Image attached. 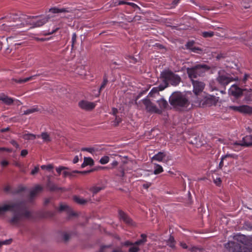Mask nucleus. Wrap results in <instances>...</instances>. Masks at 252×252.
Here are the masks:
<instances>
[{"label":"nucleus","mask_w":252,"mask_h":252,"mask_svg":"<svg viewBox=\"0 0 252 252\" xmlns=\"http://www.w3.org/2000/svg\"><path fill=\"white\" fill-rule=\"evenodd\" d=\"M169 102L173 108L177 110L187 108L190 104L187 96L181 92L173 93L169 97Z\"/></svg>","instance_id":"nucleus-1"},{"label":"nucleus","mask_w":252,"mask_h":252,"mask_svg":"<svg viewBox=\"0 0 252 252\" xmlns=\"http://www.w3.org/2000/svg\"><path fill=\"white\" fill-rule=\"evenodd\" d=\"M210 69V67L206 64H197L187 68V73L190 80H193L198 76H202L206 71Z\"/></svg>","instance_id":"nucleus-2"},{"label":"nucleus","mask_w":252,"mask_h":252,"mask_svg":"<svg viewBox=\"0 0 252 252\" xmlns=\"http://www.w3.org/2000/svg\"><path fill=\"white\" fill-rule=\"evenodd\" d=\"M160 78L162 80V83L169 82L173 86H177L181 82L182 79L180 76L175 74L169 69H166L161 72Z\"/></svg>","instance_id":"nucleus-3"},{"label":"nucleus","mask_w":252,"mask_h":252,"mask_svg":"<svg viewBox=\"0 0 252 252\" xmlns=\"http://www.w3.org/2000/svg\"><path fill=\"white\" fill-rule=\"evenodd\" d=\"M224 247L230 252H252V248L242 247L238 243L232 241L226 243Z\"/></svg>","instance_id":"nucleus-4"},{"label":"nucleus","mask_w":252,"mask_h":252,"mask_svg":"<svg viewBox=\"0 0 252 252\" xmlns=\"http://www.w3.org/2000/svg\"><path fill=\"white\" fill-rule=\"evenodd\" d=\"M252 92L251 89L250 90V91H247L246 89H241L239 87H238L237 85H233L231 86L229 90V94L236 98H238L244 94L246 96L248 95V97L246 98L247 100H249L250 99L251 94L248 95L245 92Z\"/></svg>","instance_id":"nucleus-5"},{"label":"nucleus","mask_w":252,"mask_h":252,"mask_svg":"<svg viewBox=\"0 0 252 252\" xmlns=\"http://www.w3.org/2000/svg\"><path fill=\"white\" fill-rule=\"evenodd\" d=\"M31 216V213L27 209L25 204H17V220L18 219H24L30 218Z\"/></svg>","instance_id":"nucleus-6"},{"label":"nucleus","mask_w":252,"mask_h":252,"mask_svg":"<svg viewBox=\"0 0 252 252\" xmlns=\"http://www.w3.org/2000/svg\"><path fill=\"white\" fill-rule=\"evenodd\" d=\"M36 18L37 17L28 16V27H29L30 28L39 27L44 25L48 21L47 18H44L41 20H37Z\"/></svg>","instance_id":"nucleus-7"},{"label":"nucleus","mask_w":252,"mask_h":252,"mask_svg":"<svg viewBox=\"0 0 252 252\" xmlns=\"http://www.w3.org/2000/svg\"><path fill=\"white\" fill-rule=\"evenodd\" d=\"M217 82L223 87H225L229 83L233 81L232 77L227 74L222 73L221 71L219 72V75L216 79Z\"/></svg>","instance_id":"nucleus-8"},{"label":"nucleus","mask_w":252,"mask_h":252,"mask_svg":"<svg viewBox=\"0 0 252 252\" xmlns=\"http://www.w3.org/2000/svg\"><path fill=\"white\" fill-rule=\"evenodd\" d=\"M142 102L147 112L157 114L161 113V111L155 104L152 103L149 99L145 98L142 100Z\"/></svg>","instance_id":"nucleus-9"},{"label":"nucleus","mask_w":252,"mask_h":252,"mask_svg":"<svg viewBox=\"0 0 252 252\" xmlns=\"http://www.w3.org/2000/svg\"><path fill=\"white\" fill-rule=\"evenodd\" d=\"M218 102V99L213 96L210 97H205L201 100L198 105L200 107H210L213 105H216Z\"/></svg>","instance_id":"nucleus-10"},{"label":"nucleus","mask_w":252,"mask_h":252,"mask_svg":"<svg viewBox=\"0 0 252 252\" xmlns=\"http://www.w3.org/2000/svg\"><path fill=\"white\" fill-rule=\"evenodd\" d=\"M191 81L193 87V92L196 95L203 91L205 86L204 83L198 80H191Z\"/></svg>","instance_id":"nucleus-11"},{"label":"nucleus","mask_w":252,"mask_h":252,"mask_svg":"<svg viewBox=\"0 0 252 252\" xmlns=\"http://www.w3.org/2000/svg\"><path fill=\"white\" fill-rule=\"evenodd\" d=\"M119 218L127 225L131 226L135 225L132 219L126 213L121 210H119Z\"/></svg>","instance_id":"nucleus-12"},{"label":"nucleus","mask_w":252,"mask_h":252,"mask_svg":"<svg viewBox=\"0 0 252 252\" xmlns=\"http://www.w3.org/2000/svg\"><path fill=\"white\" fill-rule=\"evenodd\" d=\"M78 105L81 109L90 111L93 110L96 105L94 102H89L86 100H82L79 102Z\"/></svg>","instance_id":"nucleus-13"},{"label":"nucleus","mask_w":252,"mask_h":252,"mask_svg":"<svg viewBox=\"0 0 252 252\" xmlns=\"http://www.w3.org/2000/svg\"><path fill=\"white\" fill-rule=\"evenodd\" d=\"M43 189L42 186L37 185H36L30 191V196L28 199V202H32L36 195L41 192Z\"/></svg>","instance_id":"nucleus-14"},{"label":"nucleus","mask_w":252,"mask_h":252,"mask_svg":"<svg viewBox=\"0 0 252 252\" xmlns=\"http://www.w3.org/2000/svg\"><path fill=\"white\" fill-rule=\"evenodd\" d=\"M28 16L22 15L17 19V28L22 31L23 28L28 27Z\"/></svg>","instance_id":"nucleus-15"},{"label":"nucleus","mask_w":252,"mask_h":252,"mask_svg":"<svg viewBox=\"0 0 252 252\" xmlns=\"http://www.w3.org/2000/svg\"><path fill=\"white\" fill-rule=\"evenodd\" d=\"M168 86V83H162L160 84L158 87H154L152 89V90L150 92L149 95L150 96H155L156 94H159V92L163 90Z\"/></svg>","instance_id":"nucleus-16"},{"label":"nucleus","mask_w":252,"mask_h":252,"mask_svg":"<svg viewBox=\"0 0 252 252\" xmlns=\"http://www.w3.org/2000/svg\"><path fill=\"white\" fill-rule=\"evenodd\" d=\"M15 204L14 203L9 202L6 204H0V216L3 215L7 211L14 210Z\"/></svg>","instance_id":"nucleus-17"},{"label":"nucleus","mask_w":252,"mask_h":252,"mask_svg":"<svg viewBox=\"0 0 252 252\" xmlns=\"http://www.w3.org/2000/svg\"><path fill=\"white\" fill-rule=\"evenodd\" d=\"M46 186L51 191L65 190L63 188L58 187L57 185L52 182L50 179V176L48 177Z\"/></svg>","instance_id":"nucleus-18"},{"label":"nucleus","mask_w":252,"mask_h":252,"mask_svg":"<svg viewBox=\"0 0 252 252\" xmlns=\"http://www.w3.org/2000/svg\"><path fill=\"white\" fill-rule=\"evenodd\" d=\"M243 143L240 145L242 146L250 147L252 146V136L247 135L243 138Z\"/></svg>","instance_id":"nucleus-19"},{"label":"nucleus","mask_w":252,"mask_h":252,"mask_svg":"<svg viewBox=\"0 0 252 252\" xmlns=\"http://www.w3.org/2000/svg\"><path fill=\"white\" fill-rule=\"evenodd\" d=\"M157 103H158L159 106L158 109H160L161 111L162 110L166 109L168 106V103L167 101L163 98H162L158 100Z\"/></svg>","instance_id":"nucleus-20"},{"label":"nucleus","mask_w":252,"mask_h":252,"mask_svg":"<svg viewBox=\"0 0 252 252\" xmlns=\"http://www.w3.org/2000/svg\"><path fill=\"white\" fill-rule=\"evenodd\" d=\"M240 113L247 114H252V107L246 105H241Z\"/></svg>","instance_id":"nucleus-21"},{"label":"nucleus","mask_w":252,"mask_h":252,"mask_svg":"<svg viewBox=\"0 0 252 252\" xmlns=\"http://www.w3.org/2000/svg\"><path fill=\"white\" fill-rule=\"evenodd\" d=\"M103 189L104 188L102 186H94L89 189V190L92 192L93 195H94L99 192Z\"/></svg>","instance_id":"nucleus-22"},{"label":"nucleus","mask_w":252,"mask_h":252,"mask_svg":"<svg viewBox=\"0 0 252 252\" xmlns=\"http://www.w3.org/2000/svg\"><path fill=\"white\" fill-rule=\"evenodd\" d=\"M0 100L7 105H10L13 102V100L4 95H0Z\"/></svg>","instance_id":"nucleus-23"},{"label":"nucleus","mask_w":252,"mask_h":252,"mask_svg":"<svg viewBox=\"0 0 252 252\" xmlns=\"http://www.w3.org/2000/svg\"><path fill=\"white\" fill-rule=\"evenodd\" d=\"M41 137L45 142H49L51 141L50 135L47 132H42L40 135ZM37 137H39L40 135H37Z\"/></svg>","instance_id":"nucleus-24"},{"label":"nucleus","mask_w":252,"mask_h":252,"mask_svg":"<svg viewBox=\"0 0 252 252\" xmlns=\"http://www.w3.org/2000/svg\"><path fill=\"white\" fill-rule=\"evenodd\" d=\"M165 157V155L162 152H159L158 154L154 156L152 158V160H157L158 161H161L162 160L163 158Z\"/></svg>","instance_id":"nucleus-25"},{"label":"nucleus","mask_w":252,"mask_h":252,"mask_svg":"<svg viewBox=\"0 0 252 252\" xmlns=\"http://www.w3.org/2000/svg\"><path fill=\"white\" fill-rule=\"evenodd\" d=\"M73 200L76 203L81 205L85 204L88 202V200L85 199L83 198H80V197L77 196H74L73 197Z\"/></svg>","instance_id":"nucleus-26"},{"label":"nucleus","mask_w":252,"mask_h":252,"mask_svg":"<svg viewBox=\"0 0 252 252\" xmlns=\"http://www.w3.org/2000/svg\"><path fill=\"white\" fill-rule=\"evenodd\" d=\"M142 239L136 241L134 243V245L136 246L138 245H143L147 241V235L145 234H142L141 235Z\"/></svg>","instance_id":"nucleus-27"},{"label":"nucleus","mask_w":252,"mask_h":252,"mask_svg":"<svg viewBox=\"0 0 252 252\" xmlns=\"http://www.w3.org/2000/svg\"><path fill=\"white\" fill-rule=\"evenodd\" d=\"M14 38L12 37H9L7 38V42L8 43V47L7 50H9L10 49V51L12 49V48L16 46V43L14 42Z\"/></svg>","instance_id":"nucleus-28"},{"label":"nucleus","mask_w":252,"mask_h":252,"mask_svg":"<svg viewBox=\"0 0 252 252\" xmlns=\"http://www.w3.org/2000/svg\"><path fill=\"white\" fill-rule=\"evenodd\" d=\"M167 245L172 248H175L176 241L173 236L170 235L168 240L166 241Z\"/></svg>","instance_id":"nucleus-29"},{"label":"nucleus","mask_w":252,"mask_h":252,"mask_svg":"<svg viewBox=\"0 0 252 252\" xmlns=\"http://www.w3.org/2000/svg\"><path fill=\"white\" fill-rule=\"evenodd\" d=\"M22 137L25 140H34L36 138V135L32 133H26L22 135Z\"/></svg>","instance_id":"nucleus-30"},{"label":"nucleus","mask_w":252,"mask_h":252,"mask_svg":"<svg viewBox=\"0 0 252 252\" xmlns=\"http://www.w3.org/2000/svg\"><path fill=\"white\" fill-rule=\"evenodd\" d=\"M39 111V109L37 107H33L30 109H29L26 111H24L23 113L22 114L23 115H29L32 113H33L35 112H37Z\"/></svg>","instance_id":"nucleus-31"},{"label":"nucleus","mask_w":252,"mask_h":252,"mask_svg":"<svg viewBox=\"0 0 252 252\" xmlns=\"http://www.w3.org/2000/svg\"><path fill=\"white\" fill-rule=\"evenodd\" d=\"M50 11L53 13H59L62 12H66L67 11L65 8L59 9L58 8H52L50 9Z\"/></svg>","instance_id":"nucleus-32"},{"label":"nucleus","mask_w":252,"mask_h":252,"mask_svg":"<svg viewBox=\"0 0 252 252\" xmlns=\"http://www.w3.org/2000/svg\"><path fill=\"white\" fill-rule=\"evenodd\" d=\"M34 76H32L24 79L19 78L17 79V83L22 84L31 80Z\"/></svg>","instance_id":"nucleus-33"},{"label":"nucleus","mask_w":252,"mask_h":252,"mask_svg":"<svg viewBox=\"0 0 252 252\" xmlns=\"http://www.w3.org/2000/svg\"><path fill=\"white\" fill-rule=\"evenodd\" d=\"M59 29H60V28H59V27H57L55 29H53L51 30H50V29H49L47 31H44V33H43V35H48L53 34V33L57 32Z\"/></svg>","instance_id":"nucleus-34"},{"label":"nucleus","mask_w":252,"mask_h":252,"mask_svg":"<svg viewBox=\"0 0 252 252\" xmlns=\"http://www.w3.org/2000/svg\"><path fill=\"white\" fill-rule=\"evenodd\" d=\"M163 171L162 167L158 164H156V168L154 171L155 174H158Z\"/></svg>","instance_id":"nucleus-35"},{"label":"nucleus","mask_w":252,"mask_h":252,"mask_svg":"<svg viewBox=\"0 0 252 252\" xmlns=\"http://www.w3.org/2000/svg\"><path fill=\"white\" fill-rule=\"evenodd\" d=\"M214 35V32L212 31L210 32H202V35L205 37H211Z\"/></svg>","instance_id":"nucleus-36"},{"label":"nucleus","mask_w":252,"mask_h":252,"mask_svg":"<svg viewBox=\"0 0 252 252\" xmlns=\"http://www.w3.org/2000/svg\"><path fill=\"white\" fill-rule=\"evenodd\" d=\"M84 161L85 162V164L87 165H94V160L91 158H87L85 157L84 158Z\"/></svg>","instance_id":"nucleus-37"},{"label":"nucleus","mask_w":252,"mask_h":252,"mask_svg":"<svg viewBox=\"0 0 252 252\" xmlns=\"http://www.w3.org/2000/svg\"><path fill=\"white\" fill-rule=\"evenodd\" d=\"M12 242V239H9L5 240L0 241V248L3 245H8L10 244Z\"/></svg>","instance_id":"nucleus-38"},{"label":"nucleus","mask_w":252,"mask_h":252,"mask_svg":"<svg viewBox=\"0 0 252 252\" xmlns=\"http://www.w3.org/2000/svg\"><path fill=\"white\" fill-rule=\"evenodd\" d=\"M194 43H195V42L193 40L189 41L185 45L186 47V48L188 49H189L191 51V49H192L194 47L193 46H194Z\"/></svg>","instance_id":"nucleus-39"},{"label":"nucleus","mask_w":252,"mask_h":252,"mask_svg":"<svg viewBox=\"0 0 252 252\" xmlns=\"http://www.w3.org/2000/svg\"><path fill=\"white\" fill-rule=\"evenodd\" d=\"M117 176L124 177H125V169L123 167H120L119 168V173L116 174Z\"/></svg>","instance_id":"nucleus-40"},{"label":"nucleus","mask_w":252,"mask_h":252,"mask_svg":"<svg viewBox=\"0 0 252 252\" xmlns=\"http://www.w3.org/2000/svg\"><path fill=\"white\" fill-rule=\"evenodd\" d=\"M68 208V206L66 204H61L58 210L60 212H62L63 211L67 210Z\"/></svg>","instance_id":"nucleus-41"},{"label":"nucleus","mask_w":252,"mask_h":252,"mask_svg":"<svg viewBox=\"0 0 252 252\" xmlns=\"http://www.w3.org/2000/svg\"><path fill=\"white\" fill-rule=\"evenodd\" d=\"M122 119L121 118L116 116L115 119L113 121V125L114 126H117L121 122Z\"/></svg>","instance_id":"nucleus-42"},{"label":"nucleus","mask_w":252,"mask_h":252,"mask_svg":"<svg viewBox=\"0 0 252 252\" xmlns=\"http://www.w3.org/2000/svg\"><path fill=\"white\" fill-rule=\"evenodd\" d=\"M241 106H228V108L229 109H231V110H232L234 111H237V112H239L240 113V111H241Z\"/></svg>","instance_id":"nucleus-43"},{"label":"nucleus","mask_w":252,"mask_h":252,"mask_svg":"<svg viewBox=\"0 0 252 252\" xmlns=\"http://www.w3.org/2000/svg\"><path fill=\"white\" fill-rule=\"evenodd\" d=\"M140 249L135 245H132L131 247H130L129 249L128 252H138L139 251Z\"/></svg>","instance_id":"nucleus-44"},{"label":"nucleus","mask_w":252,"mask_h":252,"mask_svg":"<svg viewBox=\"0 0 252 252\" xmlns=\"http://www.w3.org/2000/svg\"><path fill=\"white\" fill-rule=\"evenodd\" d=\"M109 157L108 156H104L103 157H102L100 159V162L101 163V164H106L107 163V162H108L109 161Z\"/></svg>","instance_id":"nucleus-45"},{"label":"nucleus","mask_w":252,"mask_h":252,"mask_svg":"<svg viewBox=\"0 0 252 252\" xmlns=\"http://www.w3.org/2000/svg\"><path fill=\"white\" fill-rule=\"evenodd\" d=\"M191 51H192V52H194V53L200 54L202 52L203 50L199 47H194L192 49H191Z\"/></svg>","instance_id":"nucleus-46"},{"label":"nucleus","mask_w":252,"mask_h":252,"mask_svg":"<svg viewBox=\"0 0 252 252\" xmlns=\"http://www.w3.org/2000/svg\"><path fill=\"white\" fill-rule=\"evenodd\" d=\"M41 168L42 169H46L48 171H50L54 168V166L52 164H48L47 165H43L41 166Z\"/></svg>","instance_id":"nucleus-47"},{"label":"nucleus","mask_w":252,"mask_h":252,"mask_svg":"<svg viewBox=\"0 0 252 252\" xmlns=\"http://www.w3.org/2000/svg\"><path fill=\"white\" fill-rule=\"evenodd\" d=\"M17 166H18L19 168L20 171L21 172L24 173H25L26 172V169L23 164L17 162Z\"/></svg>","instance_id":"nucleus-48"},{"label":"nucleus","mask_w":252,"mask_h":252,"mask_svg":"<svg viewBox=\"0 0 252 252\" xmlns=\"http://www.w3.org/2000/svg\"><path fill=\"white\" fill-rule=\"evenodd\" d=\"M73 171L72 172H68L66 171H64L63 172V177L65 178L66 177H71L73 176Z\"/></svg>","instance_id":"nucleus-49"},{"label":"nucleus","mask_w":252,"mask_h":252,"mask_svg":"<svg viewBox=\"0 0 252 252\" xmlns=\"http://www.w3.org/2000/svg\"><path fill=\"white\" fill-rule=\"evenodd\" d=\"M39 171V168L38 166H35L33 169H32L31 172L32 175H34L37 174Z\"/></svg>","instance_id":"nucleus-50"},{"label":"nucleus","mask_w":252,"mask_h":252,"mask_svg":"<svg viewBox=\"0 0 252 252\" xmlns=\"http://www.w3.org/2000/svg\"><path fill=\"white\" fill-rule=\"evenodd\" d=\"M65 169H68V168H67L66 167H64V166H60V167L56 168V171L58 172L59 175H60L61 174V172L63 170H64Z\"/></svg>","instance_id":"nucleus-51"},{"label":"nucleus","mask_w":252,"mask_h":252,"mask_svg":"<svg viewBox=\"0 0 252 252\" xmlns=\"http://www.w3.org/2000/svg\"><path fill=\"white\" fill-rule=\"evenodd\" d=\"M107 82H108L107 79L106 78H104V79H103V83H102V84H101V86L100 87L99 91H100L102 89L104 88V87L106 85Z\"/></svg>","instance_id":"nucleus-52"},{"label":"nucleus","mask_w":252,"mask_h":252,"mask_svg":"<svg viewBox=\"0 0 252 252\" xmlns=\"http://www.w3.org/2000/svg\"><path fill=\"white\" fill-rule=\"evenodd\" d=\"M140 19H141L140 16L136 15L132 18V19H130V20H128V22H134V21L135 22L136 21H139V20H140Z\"/></svg>","instance_id":"nucleus-53"},{"label":"nucleus","mask_w":252,"mask_h":252,"mask_svg":"<svg viewBox=\"0 0 252 252\" xmlns=\"http://www.w3.org/2000/svg\"><path fill=\"white\" fill-rule=\"evenodd\" d=\"M77 35L75 33H73L72 37V47L73 48L74 45L76 41Z\"/></svg>","instance_id":"nucleus-54"},{"label":"nucleus","mask_w":252,"mask_h":252,"mask_svg":"<svg viewBox=\"0 0 252 252\" xmlns=\"http://www.w3.org/2000/svg\"><path fill=\"white\" fill-rule=\"evenodd\" d=\"M214 183L218 186H220L221 183V180L220 178H217L214 180Z\"/></svg>","instance_id":"nucleus-55"},{"label":"nucleus","mask_w":252,"mask_h":252,"mask_svg":"<svg viewBox=\"0 0 252 252\" xmlns=\"http://www.w3.org/2000/svg\"><path fill=\"white\" fill-rule=\"evenodd\" d=\"M92 171H93V170H88V171H79L77 170H74L73 171V172L85 174L89 173L91 172Z\"/></svg>","instance_id":"nucleus-56"},{"label":"nucleus","mask_w":252,"mask_h":252,"mask_svg":"<svg viewBox=\"0 0 252 252\" xmlns=\"http://www.w3.org/2000/svg\"><path fill=\"white\" fill-rule=\"evenodd\" d=\"M26 189V188L23 185H19L17 189V192H19L24 191Z\"/></svg>","instance_id":"nucleus-57"},{"label":"nucleus","mask_w":252,"mask_h":252,"mask_svg":"<svg viewBox=\"0 0 252 252\" xmlns=\"http://www.w3.org/2000/svg\"><path fill=\"white\" fill-rule=\"evenodd\" d=\"M81 150L83 151H87L90 153H92L94 151V148H83Z\"/></svg>","instance_id":"nucleus-58"},{"label":"nucleus","mask_w":252,"mask_h":252,"mask_svg":"<svg viewBox=\"0 0 252 252\" xmlns=\"http://www.w3.org/2000/svg\"><path fill=\"white\" fill-rule=\"evenodd\" d=\"M28 154V150L24 149V150H23L21 151L20 155L22 157H25Z\"/></svg>","instance_id":"nucleus-59"},{"label":"nucleus","mask_w":252,"mask_h":252,"mask_svg":"<svg viewBox=\"0 0 252 252\" xmlns=\"http://www.w3.org/2000/svg\"><path fill=\"white\" fill-rule=\"evenodd\" d=\"M180 1V0H173L171 3L172 5V7L174 8L178 4Z\"/></svg>","instance_id":"nucleus-60"},{"label":"nucleus","mask_w":252,"mask_h":252,"mask_svg":"<svg viewBox=\"0 0 252 252\" xmlns=\"http://www.w3.org/2000/svg\"><path fill=\"white\" fill-rule=\"evenodd\" d=\"M127 5H130L133 8H138L139 9H140V8L137 4L134 3L128 2Z\"/></svg>","instance_id":"nucleus-61"},{"label":"nucleus","mask_w":252,"mask_h":252,"mask_svg":"<svg viewBox=\"0 0 252 252\" xmlns=\"http://www.w3.org/2000/svg\"><path fill=\"white\" fill-rule=\"evenodd\" d=\"M8 161L6 160H3L1 161L0 164L2 167H5L8 164Z\"/></svg>","instance_id":"nucleus-62"},{"label":"nucleus","mask_w":252,"mask_h":252,"mask_svg":"<svg viewBox=\"0 0 252 252\" xmlns=\"http://www.w3.org/2000/svg\"><path fill=\"white\" fill-rule=\"evenodd\" d=\"M247 244L249 246H252V236H250L247 241Z\"/></svg>","instance_id":"nucleus-63"},{"label":"nucleus","mask_w":252,"mask_h":252,"mask_svg":"<svg viewBox=\"0 0 252 252\" xmlns=\"http://www.w3.org/2000/svg\"><path fill=\"white\" fill-rule=\"evenodd\" d=\"M223 158H224L225 159V158H227V157H230V158H237V156L234 155H231V154H227L225 156H224L223 157H222Z\"/></svg>","instance_id":"nucleus-64"}]
</instances>
